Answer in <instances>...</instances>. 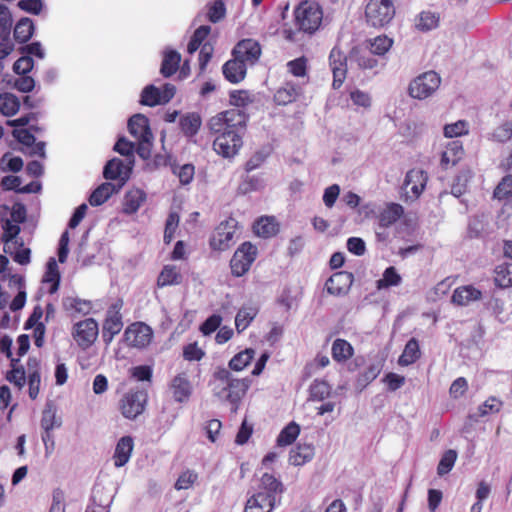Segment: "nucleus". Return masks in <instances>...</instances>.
I'll use <instances>...</instances> for the list:
<instances>
[{
  "instance_id": "f257e3e1",
  "label": "nucleus",
  "mask_w": 512,
  "mask_h": 512,
  "mask_svg": "<svg viewBox=\"0 0 512 512\" xmlns=\"http://www.w3.org/2000/svg\"><path fill=\"white\" fill-rule=\"evenodd\" d=\"M249 115L239 109L217 113L208 121V129L215 135L213 149L224 158H233L243 145Z\"/></svg>"
},
{
  "instance_id": "f03ea898",
  "label": "nucleus",
  "mask_w": 512,
  "mask_h": 512,
  "mask_svg": "<svg viewBox=\"0 0 512 512\" xmlns=\"http://www.w3.org/2000/svg\"><path fill=\"white\" fill-rule=\"evenodd\" d=\"M215 381V395L221 399L230 402L235 409L241 399L245 396L250 387L251 381L248 378H235L232 373L226 369L219 367L213 373Z\"/></svg>"
},
{
  "instance_id": "7ed1b4c3",
  "label": "nucleus",
  "mask_w": 512,
  "mask_h": 512,
  "mask_svg": "<svg viewBox=\"0 0 512 512\" xmlns=\"http://www.w3.org/2000/svg\"><path fill=\"white\" fill-rule=\"evenodd\" d=\"M294 16L298 30L312 34L322 23L323 11L318 3L303 1L296 7Z\"/></svg>"
},
{
  "instance_id": "20e7f679",
  "label": "nucleus",
  "mask_w": 512,
  "mask_h": 512,
  "mask_svg": "<svg viewBox=\"0 0 512 512\" xmlns=\"http://www.w3.org/2000/svg\"><path fill=\"white\" fill-rule=\"evenodd\" d=\"M396 13L393 0H369L365 7V18L368 25L382 28L388 25Z\"/></svg>"
},
{
  "instance_id": "39448f33",
  "label": "nucleus",
  "mask_w": 512,
  "mask_h": 512,
  "mask_svg": "<svg viewBox=\"0 0 512 512\" xmlns=\"http://www.w3.org/2000/svg\"><path fill=\"white\" fill-rule=\"evenodd\" d=\"M258 255L256 245L245 241L236 249L231 260L230 269L234 277H242L250 270Z\"/></svg>"
},
{
  "instance_id": "423d86ee",
  "label": "nucleus",
  "mask_w": 512,
  "mask_h": 512,
  "mask_svg": "<svg viewBox=\"0 0 512 512\" xmlns=\"http://www.w3.org/2000/svg\"><path fill=\"white\" fill-rule=\"evenodd\" d=\"M61 424V418L57 417V407L55 403L53 401H47L40 420V426L43 430L42 441L45 446L46 454H50L54 450L55 441L52 431L54 428H59Z\"/></svg>"
},
{
  "instance_id": "0eeeda50",
  "label": "nucleus",
  "mask_w": 512,
  "mask_h": 512,
  "mask_svg": "<svg viewBox=\"0 0 512 512\" xmlns=\"http://www.w3.org/2000/svg\"><path fill=\"white\" fill-rule=\"evenodd\" d=\"M123 304V300L119 298L108 307L102 325V339L106 345H109L123 328L121 313Z\"/></svg>"
},
{
  "instance_id": "6e6552de",
  "label": "nucleus",
  "mask_w": 512,
  "mask_h": 512,
  "mask_svg": "<svg viewBox=\"0 0 512 512\" xmlns=\"http://www.w3.org/2000/svg\"><path fill=\"white\" fill-rule=\"evenodd\" d=\"M238 222L228 218L219 223L209 240V246L214 251H226L233 244Z\"/></svg>"
},
{
  "instance_id": "1a4fd4ad",
  "label": "nucleus",
  "mask_w": 512,
  "mask_h": 512,
  "mask_svg": "<svg viewBox=\"0 0 512 512\" xmlns=\"http://www.w3.org/2000/svg\"><path fill=\"white\" fill-rule=\"evenodd\" d=\"M146 402V392L138 389H131L122 396L118 407L123 417L133 420L143 413Z\"/></svg>"
},
{
  "instance_id": "9d476101",
  "label": "nucleus",
  "mask_w": 512,
  "mask_h": 512,
  "mask_svg": "<svg viewBox=\"0 0 512 512\" xmlns=\"http://www.w3.org/2000/svg\"><path fill=\"white\" fill-rule=\"evenodd\" d=\"M98 335L99 326L94 318H86L73 325L72 337L83 350L90 348L97 340Z\"/></svg>"
},
{
  "instance_id": "9b49d317",
  "label": "nucleus",
  "mask_w": 512,
  "mask_h": 512,
  "mask_svg": "<svg viewBox=\"0 0 512 512\" xmlns=\"http://www.w3.org/2000/svg\"><path fill=\"white\" fill-rule=\"evenodd\" d=\"M440 82L441 79L436 72H425L410 83L409 94L416 99H425L436 91Z\"/></svg>"
},
{
  "instance_id": "f8f14e48",
  "label": "nucleus",
  "mask_w": 512,
  "mask_h": 512,
  "mask_svg": "<svg viewBox=\"0 0 512 512\" xmlns=\"http://www.w3.org/2000/svg\"><path fill=\"white\" fill-rule=\"evenodd\" d=\"M428 181L427 173L422 169H411L406 173L402 185L405 201H415L423 193Z\"/></svg>"
},
{
  "instance_id": "ddd939ff",
  "label": "nucleus",
  "mask_w": 512,
  "mask_h": 512,
  "mask_svg": "<svg viewBox=\"0 0 512 512\" xmlns=\"http://www.w3.org/2000/svg\"><path fill=\"white\" fill-rule=\"evenodd\" d=\"M175 92V86L170 83H166L161 89L154 85H148L141 93L140 103L149 107L163 105L174 97Z\"/></svg>"
},
{
  "instance_id": "4468645a",
  "label": "nucleus",
  "mask_w": 512,
  "mask_h": 512,
  "mask_svg": "<svg viewBox=\"0 0 512 512\" xmlns=\"http://www.w3.org/2000/svg\"><path fill=\"white\" fill-rule=\"evenodd\" d=\"M153 337V331L150 326L143 322H134L130 324L124 332V340L128 346L136 348L147 347Z\"/></svg>"
},
{
  "instance_id": "2eb2a0df",
  "label": "nucleus",
  "mask_w": 512,
  "mask_h": 512,
  "mask_svg": "<svg viewBox=\"0 0 512 512\" xmlns=\"http://www.w3.org/2000/svg\"><path fill=\"white\" fill-rule=\"evenodd\" d=\"M329 66L333 74L332 88L338 90L347 77V56L339 48L333 47L329 54Z\"/></svg>"
},
{
  "instance_id": "dca6fc26",
  "label": "nucleus",
  "mask_w": 512,
  "mask_h": 512,
  "mask_svg": "<svg viewBox=\"0 0 512 512\" xmlns=\"http://www.w3.org/2000/svg\"><path fill=\"white\" fill-rule=\"evenodd\" d=\"M262 53L261 46L254 39H243L239 41L232 51L233 57H237L246 64H255Z\"/></svg>"
},
{
  "instance_id": "f3484780",
  "label": "nucleus",
  "mask_w": 512,
  "mask_h": 512,
  "mask_svg": "<svg viewBox=\"0 0 512 512\" xmlns=\"http://www.w3.org/2000/svg\"><path fill=\"white\" fill-rule=\"evenodd\" d=\"M173 399L178 403L187 402L193 392L192 383L186 372L176 374L169 383Z\"/></svg>"
},
{
  "instance_id": "a211bd4d",
  "label": "nucleus",
  "mask_w": 512,
  "mask_h": 512,
  "mask_svg": "<svg viewBox=\"0 0 512 512\" xmlns=\"http://www.w3.org/2000/svg\"><path fill=\"white\" fill-rule=\"evenodd\" d=\"M275 506V495L260 491L247 500L244 512H272Z\"/></svg>"
},
{
  "instance_id": "6ab92c4d",
  "label": "nucleus",
  "mask_w": 512,
  "mask_h": 512,
  "mask_svg": "<svg viewBox=\"0 0 512 512\" xmlns=\"http://www.w3.org/2000/svg\"><path fill=\"white\" fill-rule=\"evenodd\" d=\"M131 168L126 166L124 162L119 158H113L109 160L103 169V177L106 180H119L117 185H121V188L129 179Z\"/></svg>"
},
{
  "instance_id": "aec40b11",
  "label": "nucleus",
  "mask_w": 512,
  "mask_h": 512,
  "mask_svg": "<svg viewBox=\"0 0 512 512\" xmlns=\"http://www.w3.org/2000/svg\"><path fill=\"white\" fill-rule=\"evenodd\" d=\"M353 283V274L347 271L334 273L326 281V289L332 295H341L348 292Z\"/></svg>"
},
{
  "instance_id": "412c9836",
  "label": "nucleus",
  "mask_w": 512,
  "mask_h": 512,
  "mask_svg": "<svg viewBox=\"0 0 512 512\" xmlns=\"http://www.w3.org/2000/svg\"><path fill=\"white\" fill-rule=\"evenodd\" d=\"M350 60L361 70H373L379 66V60L366 47L356 46L350 51Z\"/></svg>"
},
{
  "instance_id": "4be33fe9",
  "label": "nucleus",
  "mask_w": 512,
  "mask_h": 512,
  "mask_svg": "<svg viewBox=\"0 0 512 512\" xmlns=\"http://www.w3.org/2000/svg\"><path fill=\"white\" fill-rule=\"evenodd\" d=\"M404 215L402 205L394 202L387 203L377 215L378 226L388 228L394 225Z\"/></svg>"
},
{
  "instance_id": "5701e85b",
  "label": "nucleus",
  "mask_w": 512,
  "mask_h": 512,
  "mask_svg": "<svg viewBox=\"0 0 512 512\" xmlns=\"http://www.w3.org/2000/svg\"><path fill=\"white\" fill-rule=\"evenodd\" d=\"M247 71V64L237 57L228 60L222 67V72L227 81L236 84L241 82Z\"/></svg>"
},
{
  "instance_id": "b1692460",
  "label": "nucleus",
  "mask_w": 512,
  "mask_h": 512,
  "mask_svg": "<svg viewBox=\"0 0 512 512\" xmlns=\"http://www.w3.org/2000/svg\"><path fill=\"white\" fill-rule=\"evenodd\" d=\"M28 370V393L32 400H35L40 392L41 374L40 362L37 358L30 357L27 360Z\"/></svg>"
},
{
  "instance_id": "393cba45",
  "label": "nucleus",
  "mask_w": 512,
  "mask_h": 512,
  "mask_svg": "<svg viewBox=\"0 0 512 512\" xmlns=\"http://www.w3.org/2000/svg\"><path fill=\"white\" fill-rule=\"evenodd\" d=\"M133 448L134 441L131 436H123L118 440L113 455L115 467H123L129 462Z\"/></svg>"
},
{
  "instance_id": "a878e982",
  "label": "nucleus",
  "mask_w": 512,
  "mask_h": 512,
  "mask_svg": "<svg viewBox=\"0 0 512 512\" xmlns=\"http://www.w3.org/2000/svg\"><path fill=\"white\" fill-rule=\"evenodd\" d=\"M464 156L462 142L454 140L449 142L441 154L440 165L443 169L456 165Z\"/></svg>"
},
{
  "instance_id": "bb28decb",
  "label": "nucleus",
  "mask_w": 512,
  "mask_h": 512,
  "mask_svg": "<svg viewBox=\"0 0 512 512\" xmlns=\"http://www.w3.org/2000/svg\"><path fill=\"white\" fill-rule=\"evenodd\" d=\"M482 292L473 285H464L457 287L451 297L453 304L458 306H467L473 301L480 300Z\"/></svg>"
},
{
  "instance_id": "cd10ccee",
  "label": "nucleus",
  "mask_w": 512,
  "mask_h": 512,
  "mask_svg": "<svg viewBox=\"0 0 512 512\" xmlns=\"http://www.w3.org/2000/svg\"><path fill=\"white\" fill-rule=\"evenodd\" d=\"M279 229V223L274 216H261L253 224L254 233L265 239L276 236Z\"/></svg>"
},
{
  "instance_id": "c85d7f7f",
  "label": "nucleus",
  "mask_w": 512,
  "mask_h": 512,
  "mask_svg": "<svg viewBox=\"0 0 512 512\" xmlns=\"http://www.w3.org/2000/svg\"><path fill=\"white\" fill-rule=\"evenodd\" d=\"M202 126V117L198 112H187L179 118V128L184 136H196Z\"/></svg>"
},
{
  "instance_id": "c756f323",
  "label": "nucleus",
  "mask_w": 512,
  "mask_h": 512,
  "mask_svg": "<svg viewBox=\"0 0 512 512\" xmlns=\"http://www.w3.org/2000/svg\"><path fill=\"white\" fill-rule=\"evenodd\" d=\"M128 131L137 140L141 138H153L149 119L143 114H135L128 121Z\"/></svg>"
},
{
  "instance_id": "7c9ffc66",
  "label": "nucleus",
  "mask_w": 512,
  "mask_h": 512,
  "mask_svg": "<svg viewBox=\"0 0 512 512\" xmlns=\"http://www.w3.org/2000/svg\"><path fill=\"white\" fill-rule=\"evenodd\" d=\"M183 282V275L176 265H164L157 277V286L159 288L167 286H177Z\"/></svg>"
},
{
  "instance_id": "2f4dec72",
  "label": "nucleus",
  "mask_w": 512,
  "mask_h": 512,
  "mask_svg": "<svg viewBox=\"0 0 512 512\" xmlns=\"http://www.w3.org/2000/svg\"><path fill=\"white\" fill-rule=\"evenodd\" d=\"M121 190V185L110 182H104L99 185L90 195L89 203L91 206H100L104 204L113 194Z\"/></svg>"
},
{
  "instance_id": "473e14b6",
  "label": "nucleus",
  "mask_w": 512,
  "mask_h": 512,
  "mask_svg": "<svg viewBox=\"0 0 512 512\" xmlns=\"http://www.w3.org/2000/svg\"><path fill=\"white\" fill-rule=\"evenodd\" d=\"M300 94V87L293 82H286L277 89L274 101L277 105H288L294 102Z\"/></svg>"
},
{
  "instance_id": "72a5a7b5",
  "label": "nucleus",
  "mask_w": 512,
  "mask_h": 512,
  "mask_svg": "<svg viewBox=\"0 0 512 512\" xmlns=\"http://www.w3.org/2000/svg\"><path fill=\"white\" fill-rule=\"evenodd\" d=\"M314 446L311 444H298L289 453V462L294 466H302L314 457Z\"/></svg>"
},
{
  "instance_id": "f704fd0d",
  "label": "nucleus",
  "mask_w": 512,
  "mask_h": 512,
  "mask_svg": "<svg viewBox=\"0 0 512 512\" xmlns=\"http://www.w3.org/2000/svg\"><path fill=\"white\" fill-rule=\"evenodd\" d=\"M145 200L146 194L143 190L133 189L128 191L124 197L123 212L128 215L136 213Z\"/></svg>"
},
{
  "instance_id": "c9c22d12",
  "label": "nucleus",
  "mask_w": 512,
  "mask_h": 512,
  "mask_svg": "<svg viewBox=\"0 0 512 512\" xmlns=\"http://www.w3.org/2000/svg\"><path fill=\"white\" fill-rule=\"evenodd\" d=\"M331 353L336 362L342 363L353 356L354 348L347 340L338 338L332 344Z\"/></svg>"
},
{
  "instance_id": "e433bc0d",
  "label": "nucleus",
  "mask_w": 512,
  "mask_h": 512,
  "mask_svg": "<svg viewBox=\"0 0 512 512\" xmlns=\"http://www.w3.org/2000/svg\"><path fill=\"white\" fill-rule=\"evenodd\" d=\"M393 40L386 35H379L373 39L365 41V47L368 48L376 57L384 56L392 47Z\"/></svg>"
},
{
  "instance_id": "4c0bfd02",
  "label": "nucleus",
  "mask_w": 512,
  "mask_h": 512,
  "mask_svg": "<svg viewBox=\"0 0 512 512\" xmlns=\"http://www.w3.org/2000/svg\"><path fill=\"white\" fill-rule=\"evenodd\" d=\"M421 356L418 340L411 338L405 345L402 354L399 357L398 363L401 366H409L415 363Z\"/></svg>"
},
{
  "instance_id": "58836bf2",
  "label": "nucleus",
  "mask_w": 512,
  "mask_h": 512,
  "mask_svg": "<svg viewBox=\"0 0 512 512\" xmlns=\"http://www.w3.org/2000/svg\"><path fill=\"white\" fill-rule=\"evenodd\" d=\"M415 28L421 32H428L439 25V15L431 11H422L414 20Z\"/></svg>"
},
{
  "instance_id": "ea45409f",
  "label": "nucleus",
  "mask_w": 512,
  "mask_h": 512,
  "mask_svg": "<svg viewBox=\"0 0 512 512\" xmlns=\"http://www.w3.org/2000/svg\"><path fill=\"white\" fill-rule=\"evenodd\" d=\"M494 283L502 289L512 287V263H501L495 267Z\"/></svg>"
},
{
  "instance_id": "a19ab883",
  "label": "nucleus",
  "mask_w": 512,
  "mask_h": 512,
  "mask_svg": "<svg viewBox=\"0 0 512 512\" xmlns=\"http://www.w3.org/2000/svg\"><path fill=\"white\" fill-rule=\"evenodd\" d=\"M181 62V55L175 50H170L165 53L160 72L164 77H170L176 73Z\"/></svg>"
},
{
  "instance_id": "79ce46f5",
  "label": "nucleus",
  "mask_w": 512,
  "mask_h": 512,
  "mask_svg": "<svg viewBox=\"0 0 512 512\" xmlns=\"http://www.w3.org/2000/svg\"><path fill=\"white\" fill-rule=\"evenodd\" d=\"M473 178V172L469 168L462 169L454 179L451 192L454 196L460 197L468 191V185Z\"/></svg>"
},
{
  "instance_id": "37998d69",
  "label": "nucleus",
  "mask_w": 512,
  "mask_h": 512,
  "mask_svg": "<svg viewBox=\"0 0 512 512\" xmlns=\"http://www.w3.org/2000/svg\"><path fill=\"white\" fill-rule=\"evenodd\" d=\"M34 33V23L29 18L20 19L14 28V38L19 43H26Z\"/></svg>"
},
{
  "instance_id": "c03bdc74",
  "label": "nucleus",
  "mask_w": 512,
  "mask_h": 512,
  "mask_svg": "<svg viewBox=\"0 0 512 512\" xmlns=\"http://www.w3.org/2000/svg\"><path fill=\"white\" fill-rule=\"evenodd\" d=\"M300 434V426L292 421L288 425H286L277 437V445L280 447H285L291 445Z\"/></svg>"
},
{
  "instance_id": "a18cd8bd",
  "label": "nucleus",
  "mask_w": 512,
  "mask_h": 512,
  "mask_svg": "<svg viewBox=\"0 0 512 512\" xmlns=\"http://www.w3.org/2000/svg\"><path fill=\"white\" fill-rule=\"evenodd\" d=\"M257 314L258 310L254 307H242L239 309L235 317V326L238 333L247 329Z\"/></svg>"
},
{
  "instance_id": "49530a36",
  "label": "nucleus",
  "mask_w": 512,
  "mask_h": 512,
  "mask_svg": "<svg viewBox=\"0 0 512 512\" xmlns=\"http://www.w3.org/2000/svg\"><path fill=\"white\" fill-rule=\"evenodd\" d=\"M255 355V351L252 348H246L243 351H240L236 355L232 357L229 361L228 366L233 371H242L246 368L251 361L253 360Z\"/></svg>"
},
{
  "instance_id": "de8ad7c7",
  "label": "nucleus",
  "mask_w": 512,
  "mask_h": 512,
  "mask_svg": "<svg viewBox=\"0 0 512 512\" xmlns=\"http://www.w3.org/2000/svg\"><path fill=\"white\" fill-rule=\"evenodd\" d=\"M18 359H11L12 369L7 372L6 379L18 389H22L26 383V372L22 365H18Z\"/></svg>"
},
{
  "instance_id": "09e8293b",
  "label": "nucleus",
  "mask_w": 512,
  "mask_h": 512,
  "mask_svg": "<svg viewBox=\"0 0 512 512\" xmlns=\"http://www.w3.org/2000/svg\"><path fill=\"white\" fill-rule=\"evenodd\" d=\"M20 109L19 99L11 93L0 94V112L4 116H13Z\"/></svg>"
},
{
  "instance_id": "8fccbe9b",
  "label": "nucleus",
  "mask_w": 512,
  "mask_h": 512,
  "mask_svg": "<svg viewBox=\"0 0 512 512\" xmlns=\"http://www.w3.org/2000/svg\"><path fill=\"white\" fill-rule=\"evenodd\" d=\"M1 226L3 229V233L1 235L2 243L6 245L12 242L14 244L15 240H21L20 238H18V235L21 232L19 224L13 223L12 220L2 218Z\"/></svg>"
},
{
  "instance_id": "3c124183",
  "label": "nucleus",
  "mask_w": 512,
  "mask_h": 512,
  "mask_svg": "<svg viewBox=\"0 0 512 512\" xmlns=\"http://www.w3.org/2000/svg\"><path fill=\"white\" fill-rule=\"evenodd\" d=\"M210 31H211V27L208 25H202V26L198 27L194 31V33L188 43L187 52L189 54H193L199 48H201V46L203 45V41L208 37V35L210 34Z\"/></svg>"
},
{
  "instance_id": "603ef678",
  "label": "nucleus",
  "mask_w": 512,
  "mask_h": 512,
  "mask_svg": "<svg viewBox=\"0 0 512 512\" xmlns=\"http://www.w3.org/2000/svg\"><path fill=\"white\" fill-rule=\"evenodd\" d=\"M493 197L499 201L512 199V174L504 176L494 188Z\"/></svg>"
},
{
  "instance_id": "864d4df0",
  "label": "nucleus",
  "mask_w": 512,
  "mask_h": 512,
  "mask_svg": "<svg viewBox=\"0 0 512 512\" xmlns=\"http://www.w3.org/2000/svg\"><path fill=\"white\" fill-rule=\"evenodd\" d=\"M261 488L265 490L264 493H269L277 496L283 493V484L272 474L264 473L261 477Z\"/></svg>"
},
{
  "instance_id": "5fc2aeb1",
  "label": "nucleus",
  "mask_w": 512,
  "mask_h": 512,
  "mask_svg": "<svg viewBox=\"0 0 512 512\" xmlns=\"http://www.w3.org/2000/svg\"><path fill=\"white\" fill-rule=\"evenodd\" d=\"M310 398L312 400L322 401L330 395L331 387L324 380H314L310 386Z\"/></svg>"
},
{
  "instance_id": "6e6d98bb",
  "label": "nucleus",
  "mask_w": 512,
  "mask_h": 512,
  "mask_svg": "<svg viewBox=\"0 0 512 512\" xmlns=\"http://www.w3.org/2000/svg\"><path fill=\"white\" fill-rule=\"evenodd\" d=\"M457 459V452L453 449L447 450L443 456L441 457L438 466H437V473L439 476H443L447 473H449Z\"/></svg>"
},
{
  "instance_id": "4d7b16f0",
  "label": "nucleus",
  "mask_w": 512,
  "mask_h": 512,
  "mask_svg": "<svg viewBox=\"0 0 512 512\" xmlns=\"http://www.w3.org/2000/svg\"><path fill=\"white\" fill-rule=\"evenodd\" d=\"M230 104L235 106V109L245 108L249 104L253 103V96L246 90H235L229 95Z\"/></svg>"
},
{
  "instance_id": "13d9d810",
  "label": "nucleus",
  "mask_w": 512,
  "mask_h": 512,
  "mask_svg": "<svg viewBox=\"0 0 512 512\" xmlns=\"http://www.w3.org/2000/svg\"><path fill=\"white\" fill-rule=\"evenodd\" d=\"M180 217L177 212H170L166 219L164 237L165 244H170L174 238L175 232L179 226Z\"/></svg>"
},
{
  "instance_id": "bf43d9fd",
  "label": "nucleus",
  "mask_w": 512,
  "mask_h": 512,
  "mask_svg": "<svg viewBox=\"0 0 512 512\" xmlns=\"http://www.w3.org/2000/svg\"><path fill=\"white\" fill-rule=\"evenodd\" d=\"M401 282V276L397 273L396 269L391 266L385 269L383 277L377 281V288H388L397 286Z\"/></svg>"
},
{
  "instance_id": "052dcab7",
  "label": "nucleus",
  "mask_w": 512,
  "mask_h": 512,
  "mask_svg": "<svg viewBox=\"0 0 512 512\" xmlns=\"http://www.w3.org/2000/svg\"><path fill=\"white\" fill-rule=\"evenodd\" d=\"M444 136L447 138L459 137L469 132L468 123L465 120H458L455 123L446 124L443 129Z\"/></svg>"
},
{
  "instance_id": "680f3d73",
  "label": "nucleus",
  "mask_w": 512,
  "mask_h": 512,
  "mask_svg": "<svg viewBox=\"0 0 512 512\" xmlns=\"http://www.w3.org/2000/svg\"><path fill=\"white\" fill-rule=\"evenodd\" d=\"M381 368L379 364H370L368 367L365 368V370L361 373H359L357 377V384L359 386L365 387L369 383H371L373 380L377 378V376L380 374Z\"/></svg>"
},
{
  "instance_id": "e2e57ef3",
  "label": "nucleus",
  "mask_w": 512,
  "mask_h": 512,
  "mask_svg": "<svg viewBox=\"0 0 512 512\" xmlns=\"http://www.w3.org/2000/svg\"><path fill=\"white\" fill-rule=\"evenodd\" d=\"M63 306L67 311L87 314L90 310V303L79 298L67 297L63 300Z\"/></svg>"
},
{
  "instance_id": "0e129e2a",
  "label": "nucleus",
  "mask_w": 512,
  "mask_h": 512,
  "mask_svg": "<svg viewBox=\"0 0 512 512\" xmlns=\"http://www.w3.org/2000/svg\"><path fill=\"white\" fill-rule=\"evenodd\" d=\"M183 358L186 361H201L205 357V351L198 346L197 342L189 343L183 347Z\"/></svg>"
},
{
  "instance_id": "69168bd1",
  "label": "nucleus",
  "mask_w": 512,
  "mask_h": 512,
  "mask_svg": "<svg viewBox=\"0 0 512 512\" xmlns=\"http://www.w3.org/2000/svg\"><path fill=\"white\" fill-rule=\"evenodd\" d=\"M198 480V474L192 470L182 472L175 482L176 490H187Z\"/></svg>"
},
{
  "instance_id": "338daca9",
  "label": "nucleus",
  "mask_w": 512,
  "mask_h": 512,
  "mask_svg": "<svg viewBox=\"0 0 512 512\" xmlns=\"http://www.w3.org/2000/svg\"><path fill=\"white\" fill-rule=\"evenodd\" d=\"M492 139L505 143L512 139V121H505L499 125L492 133Z\"/></svg>"
},
{
  "instance_id": "774afa93",
  "label": "nucleus",
  "mask_w": 512,
  "mask_h": 512,
  "mask_svg": "<svg viewBox=\"0 0 512 512\" xmlns=\"http://www.w3.org/2000/svg\"><path fill=\"white\" fill-rule=\"evenodd\" d=\"M350 99L354 105L368 109L371 107L372 98L368 92L362 91L358 88L350 91Z\"/></svg>"
}]
</instances>
